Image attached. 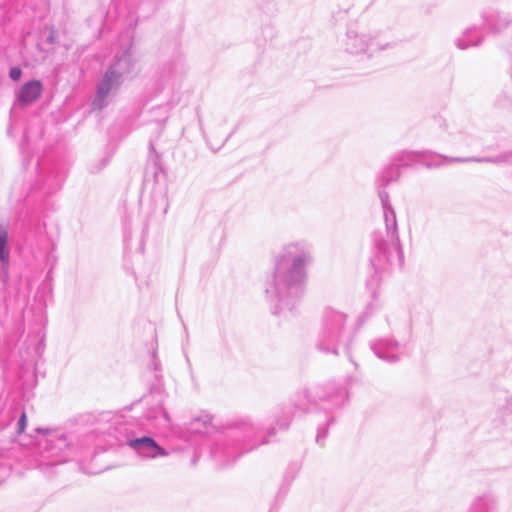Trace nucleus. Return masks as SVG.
Here are the masks:
<instances>
[{
	"label": "nucleus",
	"mask_w": 512,
	"mask_h": 512,
	"mask_svg": "<svg viewBox=\"0 0 512 512\" xmlns=\"http://www.w3.org/2000/svg\"><path fill=\"white\" fill-rule=\"evenodd\" d=\"M42 84L39 81H29L23 85L18 94V101L22 105H28L36 101L42 94Z\"/></svg>",
	"instance_id": "nucleus-1"
},
{
	"label": "nucleus",
	"mask_w": 512,
	"mask_h": 512,
	"mask_svg": "<svg viewBox=\"0 0 512 512\" xmlns=\"http://www.w3.org/2000/svg\"><path fill=\"white\" fill-rule=\"evenodd\" d=\"M129 446L131 448H137L139 445H145L147 448L154 450V453L151 454V457L157 456H167L168 453L164 448L159 446L156 441L150 437H142L129 441Z\"/></svg>",
	"instance_id": "nucleus-2"
},
{
	"label": "nucleus",
	"mask_w": 512,
	"mask_h": 512,
	"mask_svg": "<svg viewBox=\"0 0 512 512\" xmlns=\"http://www.w3.org/2000/svg\"><path fill=\"white\" fill-rule=\"evenodd\" d=\"M7 237L8 234L6 229L0 227V261H2L3 263H7L9 258V253L6 249Z\"/></svg>",
	"instance_id": "nucleus-3"
},
{
	"label": "nucleus",
	"mask_w": 512,
	"mask_h": 512,
	"mask_svg": "<svg viewBox=\"0 0 512 512\" xmlns=\"http://www.w3.org/2000/svg\"><path fill=\"white\" fill-rule=\"evenodd\" d=\"M117 78H118V76L114 72L106 74L104 82H103V84L99 88V94L101 96L107 95L109 93L110 88H111L112 82L114 80H117Z\"/></svg>",
	"instance_id": "nucleus-4"
},
{
	"label": "nucleus",
	"mask_w": 512,
	"mask_h": 512,
	"mask_svg": "<svg viewBox=\"0 0 512 512\" xmlns=\"http://www.w3.org/2000/svg\"><path fill=\"white\" fill-rule=\"evenodd\" d=\"M26 426H27V416H26V413H22V415L19 419L18 433L22 434L25 431Z\"/></svg>",
	"instance_id": "nucleus-5"
},
{
	"label": "nucleus",
	"mask_w": 512,
	"mask_h": 512,
	"mask_svg": "<svg viewBox=\"0 0 512 512\" xmlns=\"http://www.w3.org/2000/svg\"><path fill=\"white\" fill-rule=\"evenodd\" d=\"M21 74H22L21 69H20V68H18V67H13V68L10 70V73H9L10 78H11L12 80H15V81H17V80H19V79H20Z\"/></svg>",
	"instance_id": "nucleus-6"
}]
</instances>
